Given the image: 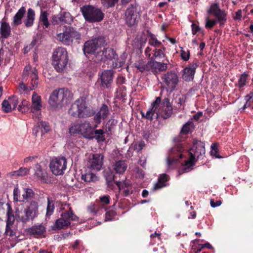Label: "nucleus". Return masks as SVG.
Here are the masks:
<instances>
[{
	"mask_svg": "<svg viewBox=\"0 0 253 253\" xmlns=\"http://www.w3.org/2000/svg\"><path fill=\"white\" fill-rule=\"evenodd\" d=\"M205 153L204 144L201 141H195L193 145L190 150V157L188 160L185 161V164L181 166L179 174L187 172L192 169L196 158L202 157Z\"/></svg>",
	"mask_w": 253,
	"mask_h": 253,
	"instance_id": "1",
	"label": "nucleus"
},
{
	"mask_svg": "<svg viewBox=\"0 0 253 253\" xmlns=\"http://www.w3.org/2000/svg\"><path fill=\"white\" fill-rule=\"evenodd\" d=\"M68 63V52L65 48L58 47L53 51L52 56V64L55 70L63 72Z\"/></svg>",
	"mask_w": 253,
	"mask_h": 253,
	"instance_id": "2",
	"label": "nucleus"
},
{
	"mask_svg": "<svg viewBox=\"0 0 253 253\" xmlns=\"http://www.w3.org/2000/svg\"><path fill=\"white\" fill-rule=\"evenodd\" d=\"M71 97V93L68 89L60 88L52 92L48 103L53 109H58L66 104Z\"/></svg>",
	"mask_w": 253,
	"mask_h": 253,
	"instance_id": "3",
	"label": "nucleus"
},
{
	"mask_svg": "<svg viewBox=\"0 0 253 253\" xmlns=\"http://www.w3.org/2000/svg\"><path fill=\"white\" fill-rule=\"evenodd\" d=\"M39 203L32 200L28 202L23 211L16 210L15 217L23 222H26L37 217L39 214Z\"/></svg>",
	"mask_w": 253,
	"mask_h": 253,
	"instance_id": "4",
	"label": "nucleus"
},
{
	"mask_svg": "<svg viewBox=\"0 0 253 253\" xmlns=\"http://www.w3.org/2000/svg\"><path fill=\"white\" fill-rule=\"evenodd\" d=\"M69 113L74 117L86 118L92 116L94 112L86 106L85 101L83 98H80L71 105Z\"/></svg>",
	"mask_w": 253,
	"mask_h": 253,
	"instance_id": "5",
	"label": "nucleus"
},
{
	"mask_svg": "<svg viewBox=\"0 0 253 253\" xmlns=\"http://www.w3.org/2000/svg\"><path fill=\"white\" fill-rule=\"evenodd\" d=\"M80 33L75 29L70 26H65L63 32L57 34L56 39L63 44L69 45L73 43L74 40L80 39Z\"/></svg>",
	"mask_w": 253,
	"mask_h": 253,
	"instance_id": "6",
	"label": "nucleus"
},
{
	"mask_svg": "<svg viewBox=\"0 0 253 253\" xmlns=\"http://www.w3.org/2000/svg\"><path fill=\"white\" fill-rule=\"evenodd\" d=\"M69 133L71 134H80L88 139H91L93 137V129L87 121L73 124L69 128Z\"/></svg>",
	"mask_w": 253,
	"mask_h": 253,
	"instance_id": "7",
	"label": "nucleus"
},
{
	"mask_svg": "<svg viewBox=\"0 0 253 253\" xmlns=\"http://www.w3.org/2000/svg\"><path fill=\"white\" fill-rule=\"evenodd\" d=\"M81 11L85 19L89 22H99L104 18L101 10L91 5L83 6Z\"/></svg>",
	"mask_w": 253,
	"mask_h": 253,
	"instance_id": "8",
	"label": "nucleus"
},
{
	"mask_svg": "<svg viewBox=\"0 0 253 253\" xmlns=\"http://www.w3.org/2000/svg\"><path fill=\"white\" fill-rule=\"evenodd\" d=\"M77 219V216L73 214L72 211L70 210L61 214V217L56 221L52 229L58 230L66 228L70 224L71 221L76 220Z\"/></svg>",
	"mask_w": 253,
	"mask_h": 253,
	"instance_id": "9",
	"label": "nucleus"
},
{
	"mask_svg": "<svg viewBox=\"0 0 253 253\" xmlns=\"http://www.w3.org/2000/svg\"><path fill=\"white\" fill-rule=\"evenodd\" d=\"M42 108V99L35 92H34L32 97V105L30 107L31 112L33 113V118L35 121L40 120L41 110Z\"/></svg>",
	"mask_w": 253,
	"mask_h": 253,
	"instance_id": "10",
	"label": "nucleus"
},
{
	"mask_svg": "<svg viewBox=\"0 0 253 253\" xmlns=\"http://www.w3.org/2000/svg\"><path fill=\"white\" fill-rule=\"evenodd\" d=\"M49 167L54 175L63 174L67 167L66 159L64 157L53 159L50 163Z\"/></svg>",
	"mask_w": 253,
	"mask_h": 253,
	"instance_id": "11",
	"label": "nucleus"
},
{
	"mask_svg": "<svg viewBox=\"0 0 253 253\" xmlns=\"http://www.w3.org/2000/svg\"><path fill=\"white\" fill-rule=\"evenodd\" d=\"M105 42L103 37H99L86 42L84 44V53H94L98 49L104 46Z\"/></svg>",
	"mask_w": 253,
	"mask_h": 253,
	"instance_id": "12",
	"label": "nucleus"
},
{
	"mask_svg": "<svg viewBox=\"0 0 253 253\" xmlns=\"http://www.w3.org/2000/svg\"><path fill=\"white\" fill-rule=\"evenodd\" d=\"M35 193L30 188H23L22 193L21 192L18 187L14 188L13 190V199L14 201L24 202L30 198L34 197Z\"/></svg>",
	"mask_w": 253,
	"mask_h": 253,
	"instance_id": "13",
	"label": "nucleus"
},
{
	"mask_svg": "<svg viewBox=\"0 0 253 253\" xmlns=\"http://www.w3.org/2000/svg\"><path fill=\"white\" fill-rule=\"evenodd\" d=\"M183 150V147L181 144H178L172 147L169 153L167 158L168 166L169 168L173 167L174 165L177 162L179 158H181Z\"/></svg>",
	"mask_w": 253,
	"mask_h": 253,
	"instance_id": "14",
	"label": "nucleus"
},
{
	"mask_svg": "<svg viewBox=\"0 0 253 253\" xmlns=\"http://www.w3.org/2000/svg\"><path fill=\"white\" fill-rule=\"evenodd\" d=\"M30 78V84H34V86H37L38 84V72L35 68H32L31 65H27L23 70L22 78L23 82L27 81Z\"/></svg>",
	"mask_w": 253,
	"mask_h": 253,
	"instance_id": "15",
	"label": "nucleus"
},
{
	"mask_svg": "<svg viewBox=\"0 0 253 253\" xmlns=\"http://www.w3.org/2000/svg\"><path fill=\"white\" fill-rule=\"evenodd\" d=\"M5 214H6L7 217L5 232L8 233L9 226L13 223L15 217L13 214L10 205L8 203L4 204L0 202V215L2 216Z\"/></svg>",
	"mask_w": 253,
	"mask_h": 253,
	"instance_id": "16",
	"label": "nucleus"
},
{
	"mask_svg": "<svg viewBox=\"0 0 253 253\" xmlns=\"http://www.w3.org/2000/svg\"><path fill=\"white\" fill-rule=\"evenodd\" d=\"M161 101L160 97L156 98L155 101L152 104L151 108L147 111L145 115L142 112V116L150 120H152L153 118H157L159 114L162 113V108L160 107Z\"/></svg>",
	"mask_w": 253,
	"mask_h": 253,
	"instance_id": "17",
	"label": "nucleus"
},
{
	"mask_svg": "<svg viewBox=\"0 0 253 253\" xmlns=\"http://www.w3.org/2000/svg\"><path fill=\"white\" fill-rule=\"evenodd\" d=\"M139 16L137 7L130 5L126 9L125 17L126 22L128 25L132 26L136 24L139 20Z\"/></svg>",
	"mask_w": 253,
	"mask_h": 253,
	"instance_id": "18",
	"label": "nucleus"
},
{
	"mask_svg": "<svg viewBox=\"0 0 253 253\" xmlns=\"http://www.w3.org/2000/svg\"><path fill=\"white\" fill-rule=\"evenodd\" d=\"M208 13L213 14L217 18L218 22L221 25H223L226 20L225 13L220 9L217 3H212L208 10Z\"/></svg>",
	"mask_w": 253,
	"mask_h": 253,
	"instance_id": "19",
	"label": "nucleus"
},
{
	"mask_svg": "<svg viewBox=\"0 0 253 253\" xmlns=\"http://www.w3.org/2000/svg\"><path fill=\"white\" fill-rule=\"evenodd\" d=\"M163 83L169 89H173L178 82L177 74L173 72H169L164 74L162 77Z\"/></svg>",
	"mask_w": 253,
	"mask_h": 253,
	"instance_id": "20",
	"label": "nucleus"
},
{
	"mask_svg": "<svg viewBox=\"0 0 253 253\" xmlns=\"http://www.w3.org/2000/svg\"><path fill=\"white\" fill-rule=\"evenodd\" d=\"M18 103V98L16 96H12L7 100L3 101L2 103V110L5 113L10 112L16 108Z\"/></svg>",
	"mask_w": 253,
	"mask_h": 253,
	"instance_id": "21",
	"label": "nucleus"
},
{
	"mask_svg": "<svg viewBox=\"0 0 253 253\" xmlns=\"http://www.w3.org/2000/svg\"><path fill=\"white\" fill-rule=\"evenodd\" d=\"M103 156L101 154H93L88 161L89 165L91 169L100 170L103 165Z\"/></svg>",
	"mask_w": 253,
	"mask_h": 253,
	"instance_id": "22",
	"label": "nucleus"
},
{
	"mask_svg": "<svg viewBox=\"0 0 253 253\" xmlns=\"http://www.w3.org/2000/svg\"><path fill=\"white\" fill-rule=\"evenodd\" d=\"M34 169L35 171V176L39 180L44 183H47L48 182V174L44 167L39 164H37L35 166Z\"/></svg>",
	"mask_w": 253,
	"mask_h": 253,
	"instance_id": "23",
	"label": "nucleus"
},
{
	"mask_svg": "<svg viewBox=\"0 0 253 253\" xmlns=\"http://www.w3.org/2000/svg\"><path fill=\"white\" fill-rule=\"evenodd\" d=\"M113 78V71L111 70L103 71L100 77L101 86L108 88L112 82Z\"/></svg>",
	"mask_w": 253,
	"mask_h": 253,
	"instance_id": "24",
	"label": "nucleus"
},
{
	"mask_svg": "<svg viewBox=\"0 0 253 253\" xmlns=\"http://www.w3.org/2000/svg\"><path fill=\"white\" fill-rule=\"evenodd\" d=\"M197 67L196 64H192L185 68L183 70V79L186 81H190L193 79L195 70Z\"/></svg>",
	"mask_w": 253,
	"mask_h": 253,
	"instance_id": "25",
	"label": "nucleus"
},
{
	"mask_svg": "<svg viewBox=\"0 0 253 253\" xmlns=\"http://www.w3.org/2000/svg\"><path fill=\"white\" fill-rule=\"evenodd\" d=\"M147 68L153 72H161L167 70V64L161 63L156 61H151L147 64Z\"/></svg>",
	"mask_w": 253,
	"mask_h": 253,
	"instance_id": "26",
	"label": "nucleus"
},
{
	"mask_svg": "<svg viewBox=\"0 0 253 253\" xmlns=\"http://www.w3.org/2000/svg\"><path fill=\"white\" fill-rule=\"evenodd\" d=\"M98 56H101L99 58L101 60L115 59L116 53L113 49L107 48L102 52H98Z\"/></svg>",
	"mask_w": 253,
	"mask_h": 253,
	"instance_id": "27",
	"label": "nucleus"
},
{
	"mask_svg": "<svg viewBox=\"0 0 253 253\" xmlns=\"http://www.w3.org/2000/svg\"><path fill=\"white\" fill-rule=\"evenodd\" d=\"M108 114L109 110L108 106L106 105H103L94 117L95 123L99 124L101 123V119H105Z\"/></svg>",
	"mask_w": 253,
	"mask_h": 253,
	"instance_id": "28",
	"label": "nucleus"
},
{
	"mask_svg": "<svg viewBox=\"0 0 253 253\" xmlns=\"http://www.w3.org/2000/svg\"><path fill=\"white\" fill-rule=\"evenodd\" d=\"M25 13V7L24 6L21 7L14 16L12 25L14 26L20 25L22 23V18Z\"/></svg>",
	"mask_w": 253,
	"mask_h": 253,
	"instance_id": "29",
	"label": "nucleus"
},
{
	"mask_svg": "<svg viewBox=\"0 0 253 253\" xmlns=\"http://www.w3.org/2000/svg\"><path fill=\"white\" fill-rule=\"evenodd\" d=\"M11 30L8 23L3 20L0 22V34L1 38L7 39L11 35Z\"/></svg>",
	"mask_w": 253,
	"mask_h": 253,
	"instance_id": "30",
	"label": "nucleus"
},
{
	"mask_svg": "<svg viewBox=\"0 0 253 253\" xmlns=\"http://www.w3.org/2000/svg\"><path fill=\"white\" fill-rule=\"evenodd\" d=\"M35 19V11L32 8H29L27 11L26 18L23 21L25 26L27 28L32 27L34 24Z\"/></svg>",
	"mask_w": 253,
	"mask_h": 253,
	"instance_id": "31",
	"label": "nucleus"
},
{
	"mask_svg": "<svg viewBox=\"0 0 253 253\" xmlns=\"http://www.w3.org/2000/svg\"><path fill=\"white\" fill-rule=\"evenodd\" d=\"M27 81L23 82L22 79L21 83L19 84L17 87V89L21 94H28L31 90L35 89L37 86H34V84L27 86Z\"/></svg>",
	"mask_w": 253,
	"mask_h": 253,
	"instance_id": "32",
	"label": "nucleus"
},
{
	"mask_svg": "<svg viewBox=\"0 0 253 253\" xmlns=\"http://www.w3.org/2000/svg\"><path fill=\"white\" fill-rule=\"evenodd\" d=\"M162 111V113L163 112L165 113V118L169 117L172 114V108L170 104V102L168 98H165L164 99Z\"/></svg>",
	"mask_w": 253,
	"mask_h": 253,
	"instance_id": "33",
	"label": "nucleus"
},
{
	"mask_svg": "<svg viewBox=\"0 0 253 253\" xmlns=\"http://www.w3.org/2000/svg\"><path fill=\"white\" fill-rule=\"evenodd\" d=\"M113 167L116 173L122 174L126 170L127 165L125 161L120 160L114 164Z\"/></svg>",
	"mask_w": 253,
	"mask_h": 253,
	"instance_id": "34",
	"label": "nucleus"
},
{
	"mask_svg": "<svg viewBox=\"0 0 253 253\" xmlns=\"http://www.w3.org/2000/svg\"><path fill=\"white\" fill-rule=\"evenodd\" d=\"M45 231V228L42 225H35L30 229V233L35 236L42 235Z\"/></svg>",
	"mask_w": 253,
	"mask_h": 253,
	"instance_id": "35",
	"label": "nucleus"
},
{
	"mask_svg": "<svg viewBox=\"0 0 253 253\" xmlns=\"http://www.w3.org/2000/svg\"><path fill=\"white\" fill-rule=\"evenodd\" d=\"M82 179L86 182H94L98 180V177L92 172L88 171L82 174Z\"/></svg>",
	"mask_w": 253,
	"mask_h": 253,
	"instance_id": "36",
	"label": "nucleus"
},
{
	"mask_svg": "<svg viewBox=\"0 0 253 253\" xmlns=\"http://www.w3.org/2000/svg\"><path fill=\"white\" fill-rule=\"evenodd\" d=\"M30 169L27 168H20L18 170L8 173L10 176H24L29 174Z\"/></svg>",
	"mask_w": 253,
	"mask_h": 253,
	"instance_id": "37",
	"label": "nucleus"
},
{
	"mask_svg": "<svg viewBox=\"0 0 253 253\" xmlns=\"http://www.w3.org/2000/svg\"><path fill=\"white\" fill-rule=\"evenodd\" d=\"M48 13L46 11H42L39 18L40 22L43 25L44 28H47L49 26L48 20Z\"/></svg>",
	"mask_w": 253,
	"mask_h": 253,
	"instance_id": "38",
	"label": "nucleus"
},
{
	"mask_svg": "<svg viewBox=\"0 0 253 253\" xmlns=\"http://www.w3.org/2000/svg\"><path fill=\"white\" fill-rule=\"evenodd\" d=\"M168 180V175L163 174L160 175L159 178L158 182L154 186V190L162 188L165 186L164 183Z\"/></svg>",
	"mask_w": 253,
	"mask_h": 253,
	"instance_id": "39",
	"label": "nucleus"
},
{
	"mask_svg": "<svg viewBox=\"0 0 253 253\" xmlns=\"http://www.w3.org/2000/svg\"><path fill=\"white\" fill-rule=\"evenodd\" d=\"M104 131L103 130L99 129L93 131V138H95L98 142H102L105 140L104 136Z\"/></svg>",
	"mask_w": 253,
	"mask_h": 253,
	"instance_id": "40",
	"label": "nucleus"
},
{
	"mask_svg": "<svg viewBox=\"0 0 253 253\" xmlns=\"http://www.w3.org/2000/svg\"><path fill=\"white\" fill-rule=\"evenodd\" d=\"M29 105L30 103L27 100L23 99L19 105L18 110L22 113H25L29 109Z\"/></svg>",
	"mask_w": 253,
	"mask_h": 253,
	"instance_id": "41",
	"label": "nucleus"
},
{
	"mask_svg": "<svg viewBox=\"0 0 253 253\" xmlns=\"http://www.w3.org/2000/svg\"><path fill=\"white\" fill-rule=\"evenodd\" d=\"M112 67L113 68H120L122 67L125 62V59L124 57H121L120 58L112 59Z\"/></svg>",
	"mask_w": 253,
	"mask_h": 253,
	"instance_id": "42",
	"label": "nucleus"
},
{
	"mask_svg": "<svg viewBox=\"0 0 253 253\" xmlns=\"http://www.w3.org/2000/svg\"><path fill=\"white\" fill-rule=\"evenodd\" d=\"M61 16L63 23L71 24L73 22V17L69 12L61 13Z\"/></svg>",
	"mask_w": 253,
	"mask_h": 253,
	"instance_id": "43",
	"label": "nucleus"
},
{
	"mask_svg": "<svg viewBox=\"0 0 253 253\" xmlns=\"http://www.w3.org/2000/svg\"><path fill=\"white\" fill-rule=\"evenodd\" d=\"M54 205L53 201L50 200L49 198L47 199V205L46 208V216L51 215L54 211Z\"/></svg>",
	"mask_w": 253,
	"mask_h": 253,
	"instance_id": "44",
	"label": "nucleus"
},
{
	"mask_svg": "<svg viewBox=\"0 0 253 253\" xmlns=\"http://www.w3.org/2000/svg\"><path fill=\"white\" fill-rule=\"evenodd\" d=\"M149 44L154 47H159L161 44V42H159L154 36H151L149 39Z\"/></svg>",
	"mask_w": 253,
	"mask_h": 253,
	"instance_id": "45",
	"label": "nucleus"
},
{
	"mask_svg": "<svg viewBox=\"0 0 253 253\" xmlns=\"http://www.w3.org/2000/svg\"><path fill=\"white\" fill-rule=\"evenodd\" d=\"M165 57V55L161 49H156L154 51V53L153 54V58H155V59H157L159 60H161L162 58H164Z\"/></svg>",
	"mask_w": 253,
	"mask_h": 253,
	"instance_id": "46",
	"label": "nucleus"
},
{
	"mask_svg": "<svg viewBox=\"0 0 253 253\" xmlns=\"http://www.w3.org/2000/svg\"><path fill=\"white\" fill-rule=\"evenodd\" d=\"M118 0H101V3L105 7L108 8L115 5Z\"/></svg>",
	"mask_w": 253,
	"mask_h": 253,
	"instance_id": "47",
	"label": "nucleus"
},
{
	"mask_svg": "<svg viewBox=\"0 0 253 253\" xmlns=\"http://www.w3.org/2000/svg\"><path fill=\"white\" fill-rule=\"evenodd\" d=\"M146 38L145 36L143 37H141V38L139 36H137L134 40L135 42H138L137 44L138 47H140V48L142 47L145 43Z\"/></svg>",
	"mask_w": 253,
	"mask_h": 253,
	"instance_id": "48",
	"label": "nucleus"
},
{
	"mask_svg": "<svg viewBox=\"0 0 253 253\" xmlns=\"http://www.w3.org/2000/svg\"><path fill=\"white\" fill-rule=\"evenodd\" d=\"M52 23L54 25H56L60 23H63L61 16V13L59 14L58 15H54L52 16Z\"/></svg>",
	"mask_w": 253,
	"mask_h": 253,
	"instance_id": "49",
	"label": "nucleus"
},
{
	"mask_svg": "<svg viewBox=\"0 0 253 253\" xmlns=\"http://www.w3.org/2000/svg\"><path fill=\"white\" fill-rule=\"evenodd\" d=\"M192 126V123L191 122L187 123L185 125L183 126L181 129V132L187 134L188 133L190 130L191 127Z\"/></svg>",
	"mask_w": 253,
	"mask_h": 253,
	"instance_id": "50",
	"label": "nucleus"
},
{
	"mask_svg": "<svg viewBox=\"0 0 253 253\" xmlns=\"http://www.w3.org/2000/svg\"><path fill=\"white\" fill-rule=\"evenodd\" d=\"M247 79V75L245 74H242L239 80V86L242 87L246 84Z\"/></svg>",
	"mask_w": 253,
	"mask_h": 253,
	"instance_id": "51",
	"label": "nucleus"
},
{
	"mask_svg": "<svg viewBox=\"0 0 253 253\" xmlns=\"http://www.w3.org/2000/svg\"><path fill=\"white\" fill-rule=\"evenodd\" d=\"M218 22L217 20H210L208 18L206 19L205 27L207 28H211Z\"/></svg>",
	"mask_w": 253,
	"mask_h": 253,
	"instance_id": "52",
	"label": "nucleus"
},
{
	"mask_svg": "<svg viewBox=\"0 0 253 253\" xmlns=\"http://www.w3.org/2000/svg\"><path fill=\"white\" fill-rule=\"evenodd\" d=\"M211 154L212 156H215L216 158H219V157L216 155L217 153V146L216 144H212L211 146Z\"/></svg>",
	"mask_w": 253,
	"mask_h": 253,
	"instance_id": "53",
	"label": "nucleus"
},
{
	"mask_svg": "<svg viewBox=\"0 0 253 253\" xmlns=\"http://www.w3.org/2000/svg\"><path fill=\"white\" fill-rule=\"evenodd\" d=\"M246 99L247 100L246 103L244 105L243 107V109L244 110L245 108L249 107L252 106V100L253 99H251V97H250L249 95H247L246 96Z\"/></svg>",
	"mask_w": 253,
	"mask_h": 253,
	"instance_id": "54",
	"label": "nucleus"
},
{
	"mask_svg": "<svg viewBox=\"0 0 253 253\" xmlns=\"http://www.w3.org/2000/svg\"><path fill=\"white\" fill-rule=\"evenodd\" d=\"M180 55L181 58L184 61H187L189 59V51L181 50Z\"/></svg>",
	"mask_w": 253,
	"mask_h": 253,
	"instance_id": "55",
	"label": "nucleus"
},
{
	"mask_svg": "<svg viewBox=\"0 0 253 253\" xmlns=\"http://www.w3.org/2000/svg\"><path fill=\"white\" fill-rule=\"evenodd\" d=\"M100 202L103 205H106L109 203L110 197L109 196L105 195L99 198Z\"/></svg>",
	"mask_w": 253,
	"mask_h": 253,
	"instance_id": "56",
	"label": "nucleus"
},
{
	"mask_svg": "<svg viewBox=\"0 0 253 253\" xmlns=\"http://www.w3.org/2000/svg\"><path fill=\"white\" fill-rule=\"evenodd\" d=\"M41 124L42 128L43 129V131L45 132H47L50 130V128L47 123H46L45 122H41Z\"/></svg>",
	"mask_w": 253,
	"mask_h": 253,
	"instance_id": "57",
	"label": "nucleus"
},
{
	"mask_svg": "<svg viewBox=\"0 0 253 253\" xmlns=\"http://www.w3.org/2000/svg\"><path fill=\"white\" fill-rule=\"evenodd\" d=\"M115 183L118 186L120 190L123 189L126 186V183L124 181H115Z\"/></svg>",
	"mask_w": 253,
	"mask_h": 253,
	"instance_id": "58",
	"label": "nucleus"
},
{
	"mask_svg": "<svg viewBox=\"0 0 253 253\" xmlns=\"http://www.w3.org/2000/svg\"><path fill=\"white\" fill-rule=\"evenodd\" d=\"M191 27L193 35L196 34L200 30V27L194 23L192 24Z\"/></svg>",
	"mask_w": 253,
	"mask_h": 253,
	"instance_id": "59",
	"label": "nucleus"
},
{
	"mask_svg": "<svg viewBox=\"0 0 253 253\" xmlns=\"http://www.w3.org/2000/svg\"><path fill=\"white\" fill-rule=\"evenodd\" d=\"M210 204H211V207H212V208H215V207L220 206L221 204V201L219 200V201H216V203H215L213 199H211V201H210Z\"/></svg>",
	"mask_w": 253,
	"mask_h": 253,
	"instance_id": "60",
	"label": "nucleus"
},
{
	"mask_svg": "<svg viewBox=\"0 0 253 253\" xmlns=\"http://www.w3.org/2000/svg\"><path fill=\"white\" fill-rule=\"evenodd\" d=\"M134 171L137 173V176L139 177H143L144 175L143 170L140 169L138 168H136L134 169Z\"/></svg>",
	"mask_w": 253,
	"mask_h": 253,
	"instance_id": "61",
	"label": "nucleus"
},
{
	"mask_svg": "<svg viewBox=\"0 0 253 253\" xmlns=\"http://www.w3.org/2000/svg\"><path fill=\"white\" fill-rule=\"evenodd\" d=\"M137 68L141 72H143L146 70H149V68H147V64L146 65H139L136 66Z\"/></svg>",
	"mask_w": 253,
	"mask_h": 253,
	"instance_id": "62",
	"label": "nucleus"
},
{
	"mask_svg": "<svg viewBox=\"0 0 253 253\" xmlns=\"http://www.w3.org/2000/svg\"><path fill=\"white\" fill-rule=\"evenodd\" d=\"M34 159V158L33 157H26L24 159L23 162L24 164L31 163V162H32Z\"/></svg>",
	"mask_w": 253,
	"mask_h": 253,
	"instance_id": "63",
	"label": "nucleus"
},
{
	"mask_svg": "<svg viewBox=\"0 0 253 253\" xmlns=\"http://www.w3.org/2000/svg\"><path fill=\"white\" fill-rule=\"evenodd\" d=\"M242 17V11L239 10L236 12V16L234 17L235 19H241Z\"/></svg>",
	"mask_w": 253,
	"mask_h": 253,
	"instance_id": "64",
	"label": "nucleus"
}]
</instances>
